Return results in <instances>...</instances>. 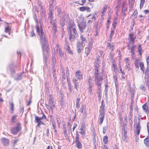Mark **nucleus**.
<instances>
[{"instance_id":"f257e3e1","label":"nucleus","mask_w":149,"mask_h":149,"mask_svg":"<svg viewBox=\"0 0 149 149\" xmlns=\"http://www.w3.org/2000/svg\"><path fill=\"white\" fill-rule=\"evenodd\" d=\"M40 36V42L42 44V49L44 52H47V46L46 45V36L43 31V29L42 26L40 28V33L39 34Z\"/></svg>"},{"instance_id":"f03ea898","label":"nucleus","mask_w":149,"mask_h":149,"mask_svg":"<svg viewBox=\"0 0 149 149\" xmlns=\"http://www.w3.org/2000/svg\"><path fill=\"white\" fill-rule=\"evenodd\" d=\"M55 102L53 100V97L51 95L49 96L48 104H46V106L47 109L49 108L52 111L53 109H54L55 107Z\"/></svg>"},{"instance_id":"7ed1b4c3","label":"nucleus","mask_w":149,"mask_h":149,"mask_svg":"<svg viewBox=\"0 0 149 149\" xmlns=\"http://www.w3.org/2000/svg\"><path fill=\"white\" fill-rule=\"evenodd\" d=\"M78 26L80 32L83 33L86 29V22L84 19L78 24Z\"/></svg>"},{"instance_id":"20e7f679","label":"nucleus","mask_w":149,"mask_h":149,"mask_svg":"<svg viewBox=\"0 0 149 149\" xmlns=\"http://www.w3.org/2000/svg\"><path fill=\"white\" fill-rule=\"evenodd\" d=\"M68 29H71H71H72V32L73 34V36H72V38H76L78 36V35L75 28L74 27L73 24H69L68 26Z\"/></svg>"},{"instance_id":"39448f33","label":"nucleus","mask_w":149,"mask_h":149,"mask_svg":"<svg viewBox=\"0 0 149 149\" xmlns=\"http://www.w3.org/2000/svg\"><path fill=\"white\" fill-rule=\"evenodd\" d=\"M21 126L20 123H17L16 127L13 128L11 130V131L13 134H17L21 130Z\"/></svg>"},{"instance_id":"423d86ee","label":"nucleus","mask_w":149,"mask_h":149,"mask_svg":"<svg viewBox=\"0 0 149 149\" xmlns=\"http://www.w3.org/2000/svg\"><path fill=\"white\" fill-rule=\"evenodd\" d=\"M99 63L100 62L98 59V58L96 59L95 61V71L94 73V75L95 77V78H97L99 76L98 68L99 67Z\"/></svg>"},{"instance_id":"0eeeda50","label":"nucleus","mask_w":149,"mask_h":149,"mask_svg":"<svg viewBox=\"0 0 149 149\" xmlns=\"http://www.w3.org/2000/svg\"><path fill=\"white\" fill-rule=\"evenodd\" d=\"M79 135L77 133H76L75 138V143H76L77 147L79 149H81L82 148V144L79 141Z\"/></svg>"},{"instance_id":"6e6552de","label":"nucleus","mask_w":149,"mask_h":149,"mask_svg":"<svg viewBox=\"0 0 149 149\" xmlns=\"http://www.w3.org/2000/svg\"><path fill=\"white\" fill-rule=\"evenodd\" d=\"M85 44L81 42H78L77 44V52L80 53L83 49Z\"/></svg>"},{"instance_id":"1a4fd4ad","label":"nucleus","mask_w":149,"mask_h":149,"mask_svg":"<svg viewBox=\"0 0 149 149\" xmlns=\"http://www.w3.org/2000/svg\"><path fill=\"white\" fill-rule=\"evenodd\" d=\"M95 77L96 84L97 85V88L99 90H100V89L101 88V85L102 83V81L103 79L101 77H99V78L98 77L97 78H95Z\"/></svg>"},{"instance_id":"9d476101","label":"nucleus","mask_w":149,"mask_h":149,"mask_svg":"<svg viewBox=\"0 0 149 149\" xmlns=\"http://www.w3.org/2000/svg\"><path fill=\"white\" fill-rule=\"evenodd\" d=\"M140 122L139 121H138V123L137 124H136V130L135 132L136 134V135L139 136V134L140 131L141 130V127L140 126Z\"/></svg>"},{"instance_id":"9b49d317","label":"nucleus","mask_w":149,"mask_h":149,"mask_svg":"<svg viewBox=\"0 0 149 149\" xmlns=\"http://www.w3.org/2000/svg\"><path fill=\"white\" fill-rule=\"evenodd\" d=\"M56 22V20L55 19L54 20V21H50V24H51L52 25L51 27L53 31H57Z\"/></svg>"},{"instance_id":"f8f14e48","label":"nucleus","mask_w":149,"mask_h":149,"mask_svg":"<svg viewBox=\"0 0 149 149\" xmlns=\"http://www.w3.org/2000/svg\"><path fill=\"white\" fill-rule=\"evenodd\" d=\"M136 38V36H134L133 33H130L129 35L128 39L130 41L134 44V43L135 40Z\"/></svg>"},{"instance_id":"ddd939ff","label":"nucleus","mask_w":149,"mask_h":149,"mask_svg":"<svg viewBox=\"0 0 149 149\" xmlns=\"http://www.w3.org/2000/svg\"><path fill=\"white\" fill-rule=\"evenodd\" d=\"M83 74L79 70H77L75 73V76L78 79L80 80L82 78Z\"/></svg>"},{"instance_id":"4468645a","label":"nucleus","mask_w":149,"mask_h":149,"mask_svg":"<svg viewBox=\"0 0 149 149\" xmlns=\"http://www.w3.org/2000/svg\"><path fill=\"white\" fill-rule=\"evenodd\" d=\"M68 31L69 39L71 42H72L74 41V40L75 38H72V36H73V33L72 32V30H71V29H69Z\"/></svg>"},{"instance_id":"2eb2a0df","label":"nucleus","mask_w":149,"mask_h":149,"mask_svg":"<svg viewBox=\"0 0 149 149\" xmlns=\"http://www.w3.org/2000/svg\"><path fill=\"white\" fill-rule=\"evenodd\" d=\"M79 10L81 11L86 10L87 12H90L91 11L90 8L88 6H83L79 8Z\"/></svg>"},{"instance_id":"dca6fc26","label":"nucleus","mask_w":149,"mask_h":149,"mask_svg":"<svg viewBox=\"0 0 149 149\" xmlns=\"http://www.w3.org/2000/svg\"><path fill=\"white\" fill-rule=\"evenodd\" d=\"M92 79L91 77L90 76L89 77V78L88 80V82H87V86H93V84H92Z\"/></svg>"},{"instance_id":"f3484780","label":"nucleus","mask_w":149,"mask_h":149,"mask_svg":"<svg viewBox=\"0 0 149 149\" xmlns=\"http://www.w3.org/2000/svg\"><path fill=\"white\" fill-rule=\"evenodd\" d=\"M11 29V28L9 26H8L7 27H6L5 28L4 32L5 33H8V34L10 35V34Z\"/></svg>"},{"instance_id":"a211bd4d","label":"nucleus","mask_w":149,"mask_h":149,"mask_svg":"<svg viewBox=\"0 0 149 149\" xmlns=\"http://www.w3.org/2000/svg\"><path fill=\"white\" fill-rule=\"evenodd\" d=\"M43 119V118L41 117L36 116L35 117V120L34 122L36 123L41 121V120Z\"/></svg>"},{"instance_id":"6ab92c4d","label":"nucleus","mask_w":149,"mask_h":149,"mask_svg":"<svg viewBox=\"0 0 149 149\" xmlns=\"http://www.w3.org/2000/svg\"><path fill=\"white\" fill-rule=\"evenodd\" d=\"M2 140L3 143L4 145L6 146L8 144L9 141L8 139L4 138L2 139Z\"/></svg>"},{"instance_id":"aec40b11","label":"nucleus","mask_w":149,"mask_h":149,"mask_svg":"<svg viewBox=\"0 0 149 149\" xmlns=\"http://www.w3.org/2000/svg\"><path fill=\"white\" fill-rule=\"evenodd\" d=\"M148 136L144 139V143L146 146L148 147L149 146V138H148Z\"/></svg>"},{"instance_id":"412c9836","label":"nucleus","mask_w":149,"mask_h":149,"mask_svg":"<svg viewBox=\"0 0 149 149\" xmlns=\"http://www.w3.org/2000/svg\"><path fill=\"white\" fill-rule=\"evenodd\" d=\"M103 141L104 143L105 144H107L108 141V137L107 136H105L103 138Z\"/></svg>"},{"instance_id":"4be33fe9","label":"nucleus","mask_w":149,"mask_h":149,"mask_svg":"<svg viewBox=\"0 0 149 149\" xmlns=\"http://www.w3.org/2000/svg\"><path fill=\"white\" fill-rule=\"evenodd\" d=\"M139 65L140 67L141 70L143 71V72H144L143 70L144 68V66L143 62H141L140 63H139Z\"/></svg>"},{"instance_id":"5701e85b","label":"nucleus","mask_w":149,"mask_h":149,"mask_svg":"<svg viewBox=\"0 0 149 149\" xmlns=\"http://www.w3.org/2000/svg\"><path fill=\"white\" fill-rule=\"evenodd\" d=\"M80 39L82 41L81 43L85 44V42H86V38L84 37L82 35L80 36Z\"/></svg>"},{"instance_id":"b1692460","label":"nucleus","mask_w":149,"mask_h":149,"mask_svg":"<svg viewBox=\"0 0 149 149\" xmlns=\"http://www.w3.org/2000/svg\"><path fill=\"white\" fill-rule=\"evenodd\" d=\"M80 102V98H79L77 99L76 101V107L79 108L80 106L79 102Z\"/></svg>"},{"instance_id":"393cba45","label":"nucleus","mask_w":149,"mask_h":149,"mask_svg":"<svg viewBox=\"0 0 149 149\" xmlns=\"http://www.w3.org/2000/svg\"><path fill=\"white\" fill-rule=\"evenodd\" d=\"M53 13L49 12L48 14V18L50 19V21H54V20H53Z\"/></svg>"},{"instance_id":"a878e982","label":"nucleus","mask_w":149,"mask_h":149,"mask_svg":"<svg viewBox=\"0 0 149 149\" xmlns=\"http://www.w3.org/2000/svg\"><path fill=\"white\" fill-rule=\"evenodd\" d=\"M123 133V135L122 137L124 141L126 140L127 138V135L126 132L125 130H124Z\"/></svg>"},{"instance_id":"bb28decb","label":"nucleus","mask_w":149,"mask_h":149,"mask_svg":"<svg viewBox=\"0 0 149 149\" xmlns=\"http://www.w3.org/2000/svg\"><path fill=\"white\" fill-rule=\"evenodd\" d=\"M139 59L136 58L135 59V60L134 61V64L135 67L136 68H139L138 62H139Z\"/></svg>"},{"instance_id":"cd10ccee","label":"nucleus","mask_w":149,"mask_h":149,"mask_svg":"<svg viewBox=\"0 0 149 149\" xmlns=\"http://www.w3.org/2000/svg\"><path fill=\"white\" fill-rule=\"evenodd\" d=\"M115 86H116V93L117 95H118L119 94V88H118V84H116V81H115Z\"/></svg>"},{"instance_id":"c85d7f7f","label":"nucleus","mask_w":149,"mask_h":149,"mask_svg":"<svg viewBox=\"0 0 149 149\" xmlns=\"http://www.w3.org/2000/svg\"><path fill=\"white\" fill-rule=\"evenodd\" d=\"M57 52H58L59 54L61 56H62L64 55V53L62 52V50L61 49H60L59 48L58 49H57Z\"/></svg>"},{"instance_id":"c756f323","label":"nucleus","mask_w":149,"mask_h":149,"mask_svg":"<svg viewBox=\"0 0 149 149\" xmlns=\"http://www.w3.org/2000/svg\"><path fill=\"white\" fill-rule=\"evenodd\" d=\"M67 49H66V50L67 52L70 54H73V52L70 50V47L68 45L67 46Z\"/></svg>"},{"instance_id":"7c9ffc66","label":"nucleus","mask_w":149,"mask_h":149,"mask_svg":"<svg viewBox=\"0 0 149 149\" xmlns=\"http://www.w3.org/2000/svg\"><path fill=\"white\" fill-rule=\"evenodd\" d=\"M142 107L144 111L145 112H146L148 111V107L146 105V104H145L144 105H143Z\"/></svg>"},{"instance_id":"2f4dec72","label":"nucleus","mask_w":149,"mask_h":149,"mask_svg":"<svg viewBox=\"0 0 149 149\" xmlns=\"http://www.w3.org/2000/svg\"><path fill=\"white\" fill-rule=\"evenodd\" d=\"M145 0H141L140 4V8L141 9L143 7V5L145 2Z\"/></svg>"},{"instance_id":"473e14b6","label":"nucleus","mask_w":149,"mask_h":149,"mask_svg":"<svg viewBox=\"0 0 149 149\" xmlns=\"http://www.w3.org/2000/svg\"><path fill=\"white\" fill-rule=\"evenodd\" d=\"M10 109L12 111L11 113H13L14 110V104L13 102L10 103Z\"/></svg>"},{"instance_id":"72a5a7b5","label":"nucleus","mask_w":149,"mask_h":149,"mask_svg":"<svg viewBox=\"0 0 149 149\" xmlns=\"http://www.w3.org/2000/svg\"><path fill=\"white\" fill-rule=\"evenodd\" d=\"M54 66H53L52 67V68H53V76L54 78V79H55L56 78V73H55V70L54 69Z\"/></svg>"},{"instance_id":"f704fd0d","label":"nucleus","mask_w":149,"mask_h":149,"mask_svg":"<svg viewBox=\"0 0 149 149\" xmlns=\"http://www.w3.org/2000/svg\"><path fill=\"white\" fill-rule=\"evenodd\" d=\"M50 122L52 123V124H53H53H55V123L54 120V118L52 116H50Z\"/></svg>"},{"instance_id":"c9c22d12","label":"nucleus","mask_w":149,"mask_h":149,"mask_svg":"<svg viewBox=\"0 0 149 149\" xmlns=\"http://www.w3.org/2000/svg\"><path fill=\"white\" fill-rule=\"evenodd\" d=\"M134 46H133L131 47V55H134Z\"/></svg>"},{"instance_id":"e433bc0d","label":"nucleus","mask_w":149,"mask_h":149,"mask_svg":"<svg viewBox=\"0 0 149 149\" xmlns=\"http://www.w3.org/2000/svg\"><path fill=\"white\" fill-rule=\"evenodd\" d=\"M107 127V126H104L103 127V134H105L106 133Z\"/></svg>"},{"instance_id":"4c0bfd02","label":"nucleus","mask_w":149,"mask_h":149,"mask_svg":"<svg viewBox=\"0 0 149 149\" xmlns=\"http://www.w3.org/2000/svg\"><path fill=\"white\" fill-rule=\"evenodd\" d=\"M92 45L93 43L91 42H90L89 43V44L88 45V47L87 49H89V50L91 49L92 48Z\"/></svg>"},{"instance_id":"58836bf2","label":"nucleus","mask_w":149,"mask_h":149,"mask_svg":"<svg viewBox=\"0 0 149 149\" xmlns=\"http://www.w3.org/2000/svg\"><path fill=\"white\" fill-rule=\"evenodd\" d=\"M78 79L77 78L74 77L73 79V81L74 84V83H77V84L79 83Z\"/></svg>"},{"instance_id":"ea45409f","label":"nucleus","mask_w":149,"mask_h":149,"mask_svg":"<svg viewBox=\"0 0 149 149\" xmlns=\"http://www.w3.org/2000/svg\"><path fill=\"white\" fill-rule=\"evenodd\" d=\"M104 118V117H100V122L99 123V124L100 125H101L102 124V123L103 122Z\"/></svg>"},{"instance_id":"a19ab883","label":"nucleus","mask_w":149,"mask_h":149,"mask_svg":"<svg viewBox=\"0 0 149 149\" xmlns=\"http://www.w3.org/2000/svg\"><path fill=\"white\" fill-rule=\"evenodd\" d=\"M100 117H104V111H100Z\"/></svg>"},{"instance_id":"79ce46f5","label":"nucleus","mask_w":149,"mask_h":149,"mask_svg":"<svg viewBox=\"0 0 149 149\" xmlns=\"http://www.w3.org/2000/svg\"><path fill=\"white\" fill-rule=\"evenodd\" d=\"M145 74H149V70L148 68V66L147 67L145 71Z\"/></svg>"},{"instance_id":"37998d69","label":"nucleus","mask_w":149,"mask_h":149,"mask_svg":"<svg viewBox=\"0 0 149 149\" xmlns=\"http://www.w3.org/2000/svg\"><path fill=\"white\" fill-rule=\"evenodd\" d=\"M132 110L130 113V115L128 117V120H132Z\"/></svg>"},{"instance_id":"c03bdc74","label":"nucleus","mask_w":149,"mask_h":149,"mask_svg":"<svg viewBox=\"0 0 149 149\" xmlns=\"http://www.w3.org/2000/svg\"><path fill=\"white\" fill-rule=\"evenodd\" d=\"M36 29L37 33H38V34H39L40 33V30L38 26L37 25L36 26Z\"/></svg>"},{"instance_id":"a18cd8bd","label":"nucleus","mask_w":149,"mask_h":149,"mask_svg":"<svg viewBox=\"0 0 149 149\" xmlns=\"http://www.w3.org/2000/svg\"><path fill=\"white\" fill-rule=\"evenodd\" d=\"M117 24V23L116 21L115 20L113 22V24H112L113 27V28L114 29H115L116 26Z\"/></svg>"},{"instance_id":"49530a36","label":"nucleus","mask_w":149,"mask_h":149,"mask_svg":"<svg viewBox=\"0 0 149 149\" xmlns=\"http://www.w3.org/2000/svg\"><path fill=\"white\" fill-rule=\"evenodd\" d=\"M84 107V104H82L81 105V107L80 109V111L81 113H82L83 111V109Z\"/></svg>"},{"instance_id":"de8ad7c7","label":"nucleus","mask_w":149,"mask_h":149,"mask_svg":"<svg viewBox=\"0 0 149 149\" xmlns=\"http://www.w3.org/2000/svg\"><path fill=\"white\" fill-rule=\"evenodd\" d=\"M37 123H38V124L37 125V126L39 127V126H40V125H45L44 123L43 122H42V121H41L40 122H39Z\"/></svg>"},{"instance_id":"09e8293b","label":"nucleus","mask_w":149,"mask_h":149,"mask_svg":"<svg viewBox=\"0 0 149 149\" xmlns=\"http://www.w3.org/2000/svg\"><path fill=\"white\" fill-rule=\"evenodd\" d=\"M52 125L53 127V129L54 130V132H55V133H56L57 132L56 128L55 123L53 124H53H52Z\"/></svg>"},{"instance_id":"8fccbe9b","label":"nucleus","mask_w":149,"mask_h":149,"mask_svg":"<svg viewBox=\"0 0 149 149\" xmlns=\"http://www.w3.org/2000/svg\"><path fill=\"white\" fill-rule=\"evenodd\" d=\"M125 63L126 64L129 65V60L128 58H126L125 60Z\"/></svg>"},{"instance_id":"3c124183","label":"nucleus","mask_w":149,"mask_h":149,"mask_svg":"<svg viewBox=\"0 0 149 149\" xmlns=\"http://www.w3.org/2000/svg\"><path fill=\"white\" fill-rule=\"evenodd\" d=\"M53 10V6H49V12L50 13H52H52Z\"/></svg>"},{"instance_id":"603ef678","label":"nucleus","mask_w":149,"mask_h":149,"mask_svg":"<svg viewBox=\"0 0 149 149\" xmlns=\"http://www.w3.org/2000/svg\"><path fill=\"white\" fill-rule=\"evenodd\" d=\"M88 90L89 91V92L91 94V92L92 91V87L93 86H88Z\"/></svg>"},{"instance_id":"864d4df0","label":"nucleus","mask_w":149,"mask_h":149,"mask_svg":"<svg viewBox=\"0 0 149 149\" xmlns=\"http://www.w3.org/2000/svg\"><path fill=\"white\" fill-rule=\"evenodd\" d=\"M53 32H54V33L53 35V39L54 40H55L56 38V32L53 31Z\"/></svg>"},{"instance_id":"5fc2aeb1","label":"nucleus","mask_w":149,"mask_h":149,"mask_svg":"<svg viewBox=\"0 0 149 149\" xmlns=\"http://www.w3.org/2000/svg\"><path fill=\"white\" fill-rule=\"evenodd\" d=\"M54 0H49V6H53Z\"/></svg>"},{"instance_id":"6e6d98bb","label":"nucleus","mask_w":149,"mask_h":149,"mask_svg":"<svg viewBox=\"0 0 149 149\" xmlns=\"http://www.w3.org/2000/svg\"><path fill=\"white\" fill-rule=\"evenodd\" d=\"M17 117L16 115H15L13 116L12 118V122L13 123H15L14 120Z\"/></svg>"},{"instance_id":"4d7b16f0","label":"nucleus","mask_w":149,"mask_h":149,"mask_svg":"<svg viewBox=\"0 0 149 149\" xmlns=\"http://www.w3.org/2000/svg\"><path fill=\"white\" fill-rule=\"evenodd\" d=\"M129 64L128 65L126 64V65L125 66V69H127V70L128 71H129L130 70V68L129 67Z\"/></svg>"},{"instance_id":"13d9d810","label":"nucleus","mask_w":149,"mask_h":149,"mask_svg":"<svg viewBox=\"0 0 149 149\" xmlns=\"http://www.w3.org/2000/svg\"><path fill=\"white\" fill-rule=\"evenodd\" d=\"M81 131L80 132V133L82 135H84V134H85V130L84 129H82V130H80Z\"/></svg>"},{"instance_id":"bf43d9fd","label":"nucleus","mask_w":149,"mask_h":149,"mask_svg":"<svg viewBox=\"0 0 149 149\" xmlns=\"http://www.w3.org/2000/svg\"><path fill=\"white\" fill-rule=\"evenodd\" d=\"M114 30H111V33H110V36L111 39V38L113 36V34H114Z\"/></svg>"},{"instance_id":"052dcab7","label":"nucleus","mask_w":149,"mask_h":149,"mask_svg":"<svg viewBox=\"0 0 149 149\" xmlns=\"http://www.w3.org/2000/svg\"><path fill=\"white\" fill-rule=\"evenodd\" d=\"M31 37L35 36H36L33 30H32L31 33Z\"/></svg>"},{"instance_id":"680f3d73","label":"nucleus","mask_w":149,"mask_h":149,"mask_svg":"<svg viewBox=\"0 0 149 149\" xmlns=\"http://www.w3.org/2000/svg\"><path fill=\"white\" fill-rule=\"evenodd\" d=\"M91 26H88L87 30V31L88 32H90V31L91 29Z\"/></svg>"},{"instance_id":"e2e57ef3","label":"nucleus","mask_w":149,"mask_h":149,"mask_svg":"<svg viewBox=\"0 0 149 149\" xmlns=\"http://www.w3.org/2000/svg\"><path fill=\"white\" fill-rule=\"evenodd\" d=\"M91 51V50H89V49H87V50L86 51V54L87 56H88V55L90 53Z\"/></svg>"},{"instance_id":"0e129e2a","label":"nucleus","mask_w":149,"mask_h":149,"mask_svg":"<svg viewBox=\"0 0 149 149\" xmlns=\"http://www.w3.org/2000/svg\"><path fill=\"white\" fill-rule=\"evenodd\" d=\"M147 127L148 136H149V122H148L147 124Z\"/></svg>"},{"instance_id":"69168bd1","label":"nucleus","mask_w":149,"mask_h":149,"mask_svg":"<svg viewBox=\"0 0 149 149\" xmlns=\"http://www.w3.org/2000/svg\"><path fill=\"white\" fill-rule=\"evenodd\" d=\"M140 88L141 90H143V91H144L145 90L144 86L143 85H141V86Z\"/></svg>"},{"instance_id":"338daca9","label":"nucleus","mask_w":149,"mask_h":149,"mask_svg":"<svg viewBox=\"0 0 149 149\" xmlns=\"http://www.w3.org/2000/svg\"><path fill=\"white\" fill-rule=\"evenodd\" d=\"M142 49L141 47H139V48L138 51L139 52V54L140 55H141V51Z\"/></svg>"},{"instance_id":"774afa93","label":"nucleus","mask_w":149,"mask_h":149,"mask_svg":"<svg viewBox=\"0 0 149 149\" xmlns=\"http://www.w3.org/2000/svg\"><path fill=\"white\" fill-rule=\"evenodd\" d=\"M146 62H147V65H148L149 64V56H148L146 59Z\"/></svg>"}]
</instances>
